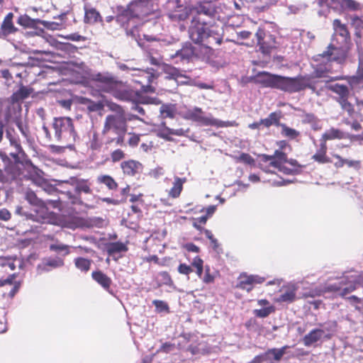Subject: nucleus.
<instances>
[{
    "instance_id": "f257e3e1",
    "label": "nucleus",
    "mask_w": 363,
    "mask_h": 363,
    "mask_svg": "<svg viewBox=\"0 0 363 363\" xmlns=\"http://www.w3.org/2000/svg\"><path fill=\"white\" fill-rule=\"evenodd\" d=\"M216 12L213 5L205 2H198L189 9L191 20L188 33L194 43L221 44L223 34L218 29V27L213 23Z\"/></svg>"
},
{
    "instance_id": "f03ea898",
    "label": "nucleus",
    "mask_w": 363,
    "mask_h": 363,
    "mask_svg": "<svg viewBox=\"0 0 363 363\" xmlns=\"http://www.w3.org/2000/svg\"><path fill=\"white\" fill-rule=\"evenodd\" d=\"M116 21L125 30H132L137 26L138 21L149 16L152 11L151 0H133L125 7L117 6Z\"/></svg>"
},
{
    "instance_id": "7ed1b4c3",
    "label": "nucleus",
    "mask_w": 363,
    "mask_h": 363,
    "mask_svg": "<svg viewBox=\"0 0 363 363\" xmlns=\"http://www.w3.org/2000/svg\"><path fill=\"white\" fill-rule=\"evenodd\" d=\"M91 79L99 91L110 94L118 100L130 101L134 96V91L126 82L108 72L93 74Z\"/></svg>"
},
{
    "instance_id": "20e7f679",
    "label": "nucleus",
    "mask_w": 363,
    "mask_h": 363,
    "mask_svg": "<svg viewBox=\"0 0 363 363\" xmlns=\"http://www.w3.org/2000/svg\"><path fill=\"white\" fill-rule=\"evenodd\" d=\"M132 118L141 120L138 116H133L128 119L126 116H106L101 130L106 145L115 143L116 145H123L125 135L128 130V121Z\"/></svg>"
},
{
    "instance_id": "39448f33",
    "label": "nucleus",
    "mask_w": 363,
    "mask_h": 363,
    "mask_svg": "<svg viewBox=\"0 0 363 363\" xmlns=\"http://www.w3.org/2000/svg\"><path fill=\"white\" fill-rule=\"evenodd\" d=\"M259 166L261 168L269 163V167L277 169L285 174H296L301 172L303 167L294 159L288 160L287 155L283 151L275 150L274 155L262 154L259 155Z\"/></svg>"
},
{
    "instance_id": "423d86ee",
    "label": "nucleus",
    "mask_w": 363,
    "mask_h": 363,
    "mask_svg": "<svg viewBox=\"0 0 363 363\" xmlns=\"http://www.w3.org/2000/svg\"><path fill=\"white\" fill-rule=\"evenodd\" d=\"M52 127L54 130L56 140L63 144L65 147H69L73 145L78 138L74 121L70 117L60 116L54 118Z\"/></svg>"
},
{
    "instance_id": "0eeeda50",
    "label": "nucleus",
    "mask_w": 363,
    "mask_h": 363,
    "mask_svg": "<svg viewBox=\"0 0 363 363\" xmlns=\"http://www.w3.org/2000/svg\"><path fill=\"white\" fill-rule=\"evenodd\" d=\"M306 88L315 89V86L311 84V77L308 76L299 75L296 77H287L276 74L272 89L288 93H295Z\"/></svg>"
},
{
    "instance_id": "6e6552de",
    "label": "nucleus",
    "mask_w": 363,
    "mask_h": 363,
    "mask_svg": "<svg viewBox=\"0 0 363 363\" xmlns=\"http://www.w3.org/2000/svg\"><path fill=\"white\" fill-rule=\"evenodd\" d=\"M184 118L186 120H189L200 125L205 126H215L217 128L223 127H233L238 126V123L235 121H222L218 119L214 118L210 114L208 116H205V113L201 108L194 107L191 109H189L185 112Z\"/></svg>"
},
{
    "instance_id": "1a4fd4ad",
    "label": "nucleus",
    "mask_w": 363,
    "mask_h": 363,
    "mask_svg": "<svg viewBox=\"0 0 363 363\" xmlns=\"http://www.w3.org/2000/svg\"><path fill=\"white\" fill-rule=\"evenodd\" d=\"M351 45L339 43V39L332 38L330 43L321 54L318 55L322 58H325L328 62H335L338 64H344L348 57Z\"/></svg>"
},
{
    "instance_id": "9d476101",
    "label": "nucleus",
    "mask_w": 363,
    "mask_h": 363,
    "mask_svg": "<svg viewBox=\"0 0 363 363\" xmlns=\"http://www.w3.org/2000/svg\"><path fill=\"white\" fill-rule=\"evenodd\" d=\"M6 138L9 140L10 145L15 148L14 152H11L10 155L13 158L16 164H23L26 161L27 155L21 144V140L16 134L15 130L9 128L6 133Z\"/></svg>"
},
{
    "instance_id": "9b49d317",
    "label": "nucleus",
    "mask_w": 363,
    "mask_h": 363,
    "mask_svg": "<svg viewBox=\"0 0 363 363\" xmlns=\"http://www.w3.org/2000/svg\"><path fill=\"white\" fill-rule=\"evenodd\" d=\"M256 37L259 50L262 53L270 54L277 48L276 38L270 33H267L263 29L257 30Z\"/></svg>"
},
{
    "instance_id": "f8f14e48",
    "label": "nucleus",
    "mask_w": 363,
    "mask_h": 363,
    "mask_svg": "<svg viewBox=\"0 0 363 363\" xmlns=\"http://www.w3.org/2000/svg\"><path fill=\"white\" fill-rule=\"evenodd\" d=\"M264 281L265 279L259 275H248L246 273H242L238 278L236 287L250 292L253 289L254 285L262 284Z\"/></svg>"
},
{
    "instance_id": "ddd939ff",
    "label": "nucleus",
    "mask_w": 363,
    "mask_h": 363,
    "mask_svg": "<svg viewBox=\"0 0 363 363\" xmlns=\"http://www.w3.org/2000/svg\"><path fill=\"white\" fill-rule=\"evenodd\" d=\"M333 28L334 33L332 38L340 37L339 43H343L344 45H352L351 35L348 30V28L345 23H342L340 19L336 18L333 21Z\"/></svg>"
},
{
    "instance_id": "4468645a",
    "label": "nucleus",
    "mask_w": 363,
    "mask_h": 363,
    "mask_svg": "<svg viewBox=\"0 0 363 363\" xmlns=\"http://www.w3.org/2000/svg\"><path fill=\"white\" fill-rule=\"evenodd\" d=\"M34 210V213L28 215V219L41 223H50L53 216V213L50 212L44 201L40 205H37Z\"/></svg>"
},
{
    "instance_id": "2eb2a0df",
    "label": "nucleus",
    "mask_w": 363,
    "mask_h": 363,
    "mask_svg": "<svg viewBox=\"0 0 363 363\" xmlns=\"http://www.w3.org/2000/svg\"><path fill=\"white\" fill-rule=\"evenodd\" d=\"M65 182L69 183L74 186V191L77 194L84 193L86 194H90L92 193L91 182L89 179H79L78 177H70L69 180L65 181Z\"/></svg>"
},
{
    "instance_id": "dca6fc26",
    "label": "nucleus",
    "mask_w": 363,
    "mask_h": 363,
    "mask_svg": "<svg viewBox=\"0 0 363 363\" xmlns=\"http://www.w3.org/2000/svg\"><path fill=\"white\" fill-rule=\"evenodd\" d=\"M331 73H333L332 65L329 62H325L315 65L312 74L307 76L311 77V80L314 78H328Z\"/></svg>"
},
{
    "instance_id": "f3484780",
    "label": "nucleus",
    "mask_w": 363,
    "mask_h": 363,
    "mask_svg": "<svg viewBox=\"0 0 363 363\" xmlns=\"http://www.w3.org/2000/svg\"><path fill=\"white\" fill-rule=\"evenodd\" d=\"M276 74L267 72H259L254 77L255 84H260L262 87L273 88Z\"/></svg>"
},
{
    "instance_id": "a211bd4d",
    "label": "nucleus",
    "mask_w": 363,
    "mask_h": 363,
    "mask_svg": "<svg viewBox=\"0 0 363 363\" xmlns=\"http://www.w3.org/2000/svg\"><path fill=\"white\" fill-rule=\"evenodd\" d=\"M13 14L9 13L4 18L0 28V38L6 37L10 34L14 33L17 28L13 23Z\"/></svg>"
},
{
    "instance_id": "6ab92c4d",
    "label": "nucleus",
    "mask_w": 363,
    "mask_h": 363,
    "mask_svg": "<svg viewBox=\"0 0 363 363\" xmlns=\"http://www.w3.org/2000/svg\"><path fill=\"white\" fill-rule=\"evenodd\" d=\"M17 277V274L13 273L8 276L6 279H0V288L6 285H13V288L9 292V296L13 298L20 289L21 281H14Z\"/></svg>"
},
{
    "instance_id": "aec40b11",
    "label": "nucleus",
    "mask_w": 363,
    "mask_h": 363,
    "mask_svg": "<svg viewBox=\"0 0 363 363\" xmlns=\"http://www.w3.org/2000/svg\"><path fill=\"white\" fill-rule=\"evenodd\" d=\"M84 22L88 24H94L98 22H102L103 19L100 13L95 9L84 6Z\"/></svg>"
},
{
    "instance_id": "412c9836",
    "label": "nucleus",
    "mask_w": 363,
    "mask_h": 363,
    "mask_svg": "<svg viewBox=\"0 0 363 363\" xmlns=\"http://www.w3.org/2000/svg\"><path fill=\"white\" fill-rule=\"evenodd\" d=\"M91 278L103 289L108 291L112 284L111 279L101 270L93 271Z\"/></svg>"
},
{
    "instance_id": "4be33fe9",
    "label": "nucleus",
    "mask_w": 363,
    "mask_h": 363,
    "mask_svg": "<svg viewBox=\"0 0 363 363\" xmlns=\"http://www.w3.org/2000/svg\"><path fill=\"white\" fill-rule=\"evenodd\" d=\"M186 181V177L181 178L177 176L174 177L172 186L168 191V196L172 199L178 198L183 190L184 184H185Z\"/></svg>"
},
{
    "instance_id": "5701e85b",
    "label": "nucleus",
    "mask_w": 363,
    "mask_h": 363,
    "mask_svg": "<svg viewBox=\"0 0 363 363\" xmlns=\"http://www.w3.org/2000/svg\"><path fill=\"white\" fill-rule=\"evenodd\" d=\"M328 147L327 144L320 142L319 148L316 152L312 156V159L319 164L331 163V159L327 155Z\"/></svg>"
},
{
    "instance_id": "b1692460",
    "label": "nucleus",
    "mask_w": 363,
    "mask_h": 363,
    "mask_svg": "<svg viewBox=\"0 0 363 363\" xmlns=\"http://www.w3.org/2000/svg\"><path fill=\"white\" fill-rule=\"evenodd\" d=\"M327 89L338 95V97L336 99L337 102L345 99H349L350 90L348 86L345 84H330L327 86Z\"/></svg>"
},
{
    "instance_id": "393cba45",
    "label": "nucleus",
    "mask_w": 363,
    "mask_h": 363,
    "mask_svg": "<svg viewBox=\"0 0 363 363\" xmlns=\"http://www.w3.org/2000/svg\"><path fill=\"white\" fill-rule=\"evenodd\" d=\"M343 11H361L363 5L355 0H333Z\"/></svg>"
},
{
    "instance_id": "a878e982",
    "label": "nucleus",
    "mask_w": 363,
    "mask_h": 363,
    "mask_svg": "<svg viewBox=\"0 0 363 363\" xmlns=\"http://www.w3.org/2000/svg\"><path fill=\"white\" fill-rule=\"evenodd\" d=\"M121 167L124 174L134 176L138 173L141 164L139 162L130 160L123 162Z\"/></svg>"
},
{
    "instance_id": "bb28decb",
    "label": "nucleus",
    "mask_w": 363,
    "mask_h": 363,
    "mask_svg": "<svg viewBox=\"0 0 363 363\" xmlns=\"http://www.w3.org/2000/svg\"><path fill=\"white\" fill-rule=\"evenodd\" d=\"M324 334V330L322 329L315 328L310 331L303 338V345L306 347H310L313 344L319 341Z\"/></svg>"
},
{
    "instance_id": "cd10ccee",
    "label": "nucleus",
    "mask_w": 363,
    "mask_h": 363,
    "mask_svg": "<svg viewBox=\"0 0 363 363\" xmlns=\"http://www.w3.org/2000/svg\"><path fill=\"white\" fill-rule=\"evenodd\" d=\"M281 116V111L272 112L267 118L261 119V123H262V125L266 128H269L272 125L281 127V125L282 124L280 123Z\"/></svg>"
},
{
    "instance_id": "c85d7f7f",
    "label": "nucleus",
    "mask_w": 363,
    "mask_h": 363,
    "mask_svg": "<svg viewBox=\"0 0 363 363\" xmlns=\"http://www.w3.org/2000/svg\"><path fill=\"white\" fill-rule=\"evenodd\" d=\"M344 138V133L339 129L331 128L326 130L321 136L320 142L326 143L328 140Z\"/></svg>"
},
{
    "instance_id": "c756f323",
    "label": "nucleus",
    "mask_w": 363,
    "mask_h": 363,
    "mask_svg": "<svg viewBox=\"0 0 363 363\" xmlns=\"http://www.w3.org/2000/svg\"><path fill=\"white\" fill-rule=\"evenodd\" d=\"M96 182L99 184L105 185L110 191H115L118 186L116 180L111 176L108 174H101L98 176Z\"/></svg>"
},
{
    "instance_id": "7c9ffc66",
    "label": "nucleus",
    "mask_w": 363,
    "mask_h": 363,
    "mask_svg": "<svg viewBox=\"0 0 363 363\" xmlns=\"http://www.w3.org/2000/svg\"><path fill=\"white\" fill-rule=\"evenodd\" d=\"M296 289L287 288L277 299L278 303H292L296 300Z\"/></svg>"
},
{
    "instance_id": "2f4dec72",
    "label": "nucleus",
    "mask_w": 363,
    "mask_h": 363,
    "mask_svg": "<svg viewBox=\"0 0 363 363\" xmlns=\"http://www.w3.org/2000/svg\"><path fill=\"white\" fill-rule=\"evenodd\" d=\"M347 82L352 87L362 85L363 89V67L359 66L355 74L348 77Z\"/></svg>"
},
{
    "instance_id": "473e14b6",
    "label": "nucleus",
    "mask_w": 363,
    "mask_h": 363,
    "mask_svg": "<svg viewBox=\"0 0 363 363\" xmlns=\"http://www.w3.org/2000/svg\"><path fill=\"white\" fill-rule=\"evenodd\" d=\"M33 91L32 88L21 86L18 90L14 92L11 96L13 102H18L28 98Z\"/></svg>"
},
{
    "instance_id": "72a5a7b5",
    "label": "nucleus",
    "mask_w": 363,
    "mask_h": 363,
    "mask_svg": "<svg viewBox=\"0 0 363 363\" xmlns=\"http://www.w3.org/2000/svg\"><path fill=\"white\" fill-rule=\"evenodd\" d=\"M74 263L77 269L82 272L86 273L91 268L92 260L82 257H78L74 259Z\"/></svg>"
},
{
    "instance_id": "f704fd0d",
    "label": "nucleus",
    "mask_w": 363,
    "mask_h": 363,
    "mask_svg": "<svg viewBox=\"0 0 363 363\" xmlns=\"http://www.w3.org/2000/svg\"><path fill=\"white\" fill-rule=\"evenodd\" d=\"M107 252L111 255L116 253L127 252L128 248L125 244L121 242H115L108 243L106 247Z\"/></svg>"
},
{
    "instance_id": "c9c22d12",
    "label": "nucleus",
    "mask_w": 363,
    "mask_h": 363,
    "mask_svg": "<svg viewBox=\"0 0 363 363\" xmlns=\"http://www.w3.org/2000/svg\"><path fill=\"white\" fill-rule=\"evenodd\" d=\"M182 129L174 130L168 127H165L164 128L160 131V133H158V136L162 139L166 140L167 141H172L173 139L170 136L171 135H182Z\"/></svg>"
},
{
    "instance_id": "e433bc0d",
    "label": "nucleus",
    "mask_w": 363,
    "mask_h": 363,
    "mask_svg": "<svg viewBox=\"0 0 363 363\" xmlns=\"http://www.w3.org/2000/svg\"><path fill=\"white\" fill-rule=\"evenodd\" d=\"M281 134L284 137H286L290 140L296 139L300 135V133L298 130L287 126L284 123H282L281 125Z\"/></svg>"
},
{
    "instance_id": "4c0bfd02",
    "label": "nucleus",
    "mask_w": 363,
    "mask_h": 363,
    "mask_svg": "<svg viewBox=\"0 0 363 363\" xmlns=\"http://www.w3.org/2000/svg\"><path fill=\"white\" fill-rule=\"evenodd\" d=\"M160 111L163 118H174L177 112L175 105L173 104H162Z\"/></svg>"
},
{
    "instance_id": "58836bf2",
    "label": "nucleus",
    "mask_w": 363,
    "mask_h": 363,
    "mask_svg": "<svg viewBox=\"0 0 363 363\" xmlns=\"http://www.w3.org/2000/svg\"><path fill=\"white\" fill-rule=\"evenodd\" d=\"M275 311L276 308L274 306H269L261 309H255L253 311V313L257 318H264L274 313Z\"/></svg>"
},
{
    "instance_id": "ea45409f",
    "label": "nucleus",
    "mask_w": 363,
    "mask_h": 363,
    "mask_svg": "<svg viewBox=\"0 0 363 363\" xmlns=\"http://www.w3.org/2000/svg\"><path fill=\"white\" fill-rule=\"evenodd\" d=\"M345 165H347L348 167H352L355 169H359L361 167V162L359 160L345 159V160H342L340 162H334V166L337 169L342 168Z\"/></svg>"
},
{
    "instance_id": "a19ab883",
    "label": "nucleus",
    "mask_w": 363,
    "mask_h": 363,
    "mask_svg": "<svg viewBox=\"0 0 363 363\" xmlns=\"http://www.w3.org/2000/svg\"><path fill=\"white\" fill-rule=\"evenodd\" d=\"M235 160L236 162H242L251 166L255 164L254 158L250 154L245 152H242L238 157H235Z\"/></svg>"
},
{
    "instance_id": "79ce46f5",
    "label": "nucleus",
    "mask_w": 363,
    "mask_h": 363,
    "mask_svg": "<svg viewBox=\"0 0 363 363\" xmlns=\"http://www.w3.org/2000/svg\"><path fill=\"white\" fill-rule=\"evenodd\" d=\"M102 146V143L99 139V135L96 132H94L92 135L91 138L89 142V147L93 150H99Z\"/></svg>"
},
{
    "instance_id": "37998d69",
    "label": "nucleus",
    "mask_w": 363,
    "mask_h": 363,
    "mask_svg": "<svg viewBox=\"0 0 363 363\" xmlns=\"http://www.w3.org/2000/svg\"><path fill=\"white\" fill-rule=\"evenodd\" d=\"M348 99H345L337 101V103L340 105L341 108L346 111L349 116L352 117L354 113V108L352 104L350 103Z\"/></svg>"
},
{
    "instance_id": "c03bdc74",
    "label": "nucleus",
    "mask_w": 363,
    "mask_h": 363,
    "mask_svg": "<svg viewBox=\"0 0 363 363\" xmlns=\"http://www.w3.org/2000/svg\"><path fill=\"white\" fill-rule=\"evenodd\" d=\"M191 266L196 268V273L199 278H203L202 274L203 272V259L196 256L194 258Z\"/></svg>"
},
{
    "instance_id": "a18cd8bd",
    "label": "nucleus",
    "mask_w": 363,
    "mask_h": 363,
    "mask_svg": "<svg viewBox=\"0 0 363 363\" xmlns=\"http://www.w3.org/2000/svg\"><path fill=\"white\" fill-rule=\"evenodd\" d=\"M106 106L110 111L115 113L112 114L113 116H126L125 112L121 106L114 102H108Z\"/></svg>"
},
{
    "instance_id": "49530a36",
    "label": "nucleus",
    "mask_w": 363,
    "mask_h": 363,
    "mask_svg": "<svg viewBox=\"0 0 363 363\" xmlns=\"http://www.w3.org/2000/svg\"><path fill=\"white\" fill-rule=\"evenodd\" d=\"M138 101L142 104L159 105L162 102L157 97H151L147 95H141L138 97Z\"/></svg>"
},
{
    "instance_id": "de8ad7c7",
    "label": "nucleus",
    "mask_w": 363,
    "mask_h": 363,
    "mask_svg": "<svg viewBox=\"0 0 363 363\" xmlns=\"http://www.w3.org/2000/svg\"><path fill=\"white\" fill-rule=\"evenodd\" d=\"M25 199L32 206H36L40 205L43 201L38 199L34 191L28 190L26 192Z\"/></svg>"
},
{
    "instance_id": "09e8293b",
    "label": "nucleus",
    "mask_w": 363,
    "mask_h": 363,
    "mask_svg": "<svg viewBox=\"0 0 363 363\" xmlns=\"http://www.w3.org/2000/svg\"><path fill=\"white\" fill-rule=\"evenodd\" d=\"M86 108L90 112H99L104 109V105L101 101H94L89 99Z\"/></svg>"
},
{
    "instance_id": "8fccbe9b",
    "label": "nucleus",
    "mask_w": 363,
    "mask_h": 363,
    "mask_svg": "<svg viewBox=\"0 0 363 363\" xmlns=\"http://www.w3.org/2000/svg\"><path fill=\"white\" fill-rule=\"evenodd\" d=\"M18 23L25 28H33L36 25L35 21L26 15L20 16Z\"/></svg>"
},
{
    "instance_id": "3c124183",
    "label": "nucleus",
    "mask_w": 363,
    "mask_h": 363,
    "mask_svg": "<svg viewBox=\"0 0 363 363\" xmlns=\"http://www.w3.org/2000/svg\"><path fill=\"white\" fill-rule=\"evenodd\" d=\"M286 348V347H283L281 349H276V348L269 349L267 351V353L268 356L269 354H272L274 356V359L276 361H279L281 359V357H283V355L285 352Z\"/></svg>"
},
{
    "instance_id": "603ef678",
    "label": "nucleus",
    "mask_w": 363,
    "mask_h": 363,
    "mask_svg": "<svg viewBox=\"0 0 363 363\" xmlns=\"http://www.w3.org/2000/svg\"><path fill=\"white\" fill-rule=\"evenodd\" d=\"M59 37L61 38H64L66 40H72V41H84L86 40V38L84 36L81 35L78 33H74L68 35H59Z\"/></svg>"
},
{
    "instance_id": "864d4df0",
    "label": "nucleus",
    "mask_w": 363,
    "mask_h": 363,
    "mask_svg": "<svg viewBox=\"0 0 363 363\" xmlns=\"http://www.w3.org/2000/svg\"><path fill=\"white\" fill-rule=\"evenodd\" d=\"M152 304L155 306L156 308V311L157 312H163V311H167L168 312L169 311V306L168 304L163 301H160V300H154L152 301Z\"/></svg>"
},
{
    "instance_id": "5fc2aeb1",
    "label": "nucleus",
    "mask_w": 363,
    "mask_h": 363,
    "mask_svg": "<svg viewBox=\"0 0 363 363\" xmlns=\"http://www.w3.org/2000/svg\"><path fill=\"white\" fill-rule=\"evenodd\" d=\"M125 157L124 152L121 149L113 151L111 154V158L113 162H118Z\"/></svg>"
},
{
    "instance_id": "6e6d98bb",
    "label": "nucleus",
    "mask_w": 363,
    "mask_h": 363,
    "mask_svg": "<svg viewBox=\"0 0 363 363\" xmlns=\"http://www.w3.org/2000/svg\"><path fill=\"white\" fill-rule=\"evenodd\" d=\"M66 195L67 196L72 204L82 205L83 203L80 194H73L72 192L67 191Z\"/></svg>"
},
{
    "instance_id": "4d7b16f0",
    "label": "nucleus",
    "mask_w": 363,
    "mask_h": 363,
    "mask_svg": "<svg viewBox=\"0 0 363 363\" xmlns=\"http://www.w3.org/2000/svg\"><path fill=\"white\" fill-rule=\"evenodd\" d=\"M177 270L179 274H184L186 276H189L193 272L191 266L188 265L184 263L180 264L178 266Z\"/></svg>"
},
{
    "instance_id": "13d9d810",
    "label": "nucleus",
    "mask_w": 363,
    "mask_h": 363,
    "mask_svg": "<svg viewBox=\"0 0 363 363\" xmlns=\"http://www.w3.org/2000/svg\"><path fill=\"white\" fill-rule=\"evenodd\" d=\"M208 220V216H202L194 219L193 226L197 230H201V225H205Z\"/></svg>"
},
{
    "instance_id": "bf43d9fd",
    "label": "nucleus",
    "mask_w": 363,
    "mask_h": 363,
    "mask_svg": "<svg viewBox=\"0 0 363 363\" xmlns=\"http://www.w3.org/2000/svg\"><path fill=\"white\" fill-rule=\"evenodd\" d=\"M50 250L55 252H65V255H67L69 253V247L65 245H51L50 246Z\"/></svg>"
},
{
    "instance_id": "052dcab7",
    "label": "nucleus",
    "mask_w": 363,
    "mask_h": 363,
    "mask_svg": "<svg viewBox=\"0 0 363 363\" xmlns=\"http://www.w3.org/2000/svg\"><path fill=\"white\" fill-rule=\"evenodd\" d=\"M174 348L175 345L174 343L167 342L161 345V347L158 350V352L167 354L174 350Z\"/></svg>"
},
{
    "instance_id": "680f3d73",
    "label": "nucleus",
    "mask_w": 363,
    "mask_h": 363,
    "mask_svg": "<svg viewBox=\"0 0 363 363\" xmlns=\"http://www.w3.org/2000/svg\"><path fill=\"white\" fill-rule=\"evenodd\" d=\"M45 264L56 268L62 267L64 265V261L61 258L50 259L47 261Z\"/></svg>"
},
{
    "instance_id": "e2e57ef3",
    "label": "nucleus",
    "mask_w": 363,
    "mask_h": 363,
    "mask_svg": "<svg viewBox=\"0 0 363 363\" xmlns=\"http://www.w3.org/2000/svg\"><path fill=\"white\" fill-rule=\"evenodd\" d=\"M351 25L356 29H363V19L357 16L351 17Z\"/></svg>"
},
{
    "instance_id": "0e129e2a",
    "label": "nucleus",
    "mask_w": 363,
    "mask_h": 363,
    "mask_svg": "<svg viewBox=\"0 0 363 363\" xmlns=\"http://www.w3.org/2000/svg\"><path fill=\"white\" fill-rule=\"evenodd\" d=\"M144 202L133 203L130 206L131 211L133 214H136L138 217L142 216V207L143 206Z\"/></svg>"
},
{
    "instance_id": "69168bd1",
    "label": "nucleus",
    "mask_w": 363,
    "mask_h": 363,
    "mask_svg": "<svg viewBox=\"0 0 363 363\" xmlns=\"http://www.w3.org/2000/svg\"><path fill=\"white\" fill-rule=\"evenodd\" d=\"M202 279L205 284H211L214 281L215 277L213 274H211L209 267H206L205 274Z\"/></svg>"
},
{
    "instance_id": "338daca9",
    "label": "nucleus",
    "mask_w": 363,
    "mask_h": 363,
    "mask_svg": "<svg viewBox=\"0 0 363 363\" xmlns=\"http://www.w3.org/2000/svg\"><path fill=\"white\" fill-rule=\"evenodd\" d=\"M205 234H206V236L208 238V239L211 241L213 248L215 250H217L218 248L219 247V243H218V240L214 238L212 233L210 230H206L205 231Z\"/></svg>"
},
{
    "instance_id": "774afa93",
    "label": "nucleus",
    "mask_w": 363,
    "mask_h": 363,
    "mask_svg": "<svg viewBox=\"0 0 363 363\" xmlns=\"http://www.w3.org/2000/svg\"><path fill=\"white\" fill-rule=\"evenodd\" d=\"M303 122L305 123H317L318 118L313 113H305L303 116Z\"/></svg>"
}]
</instances>
